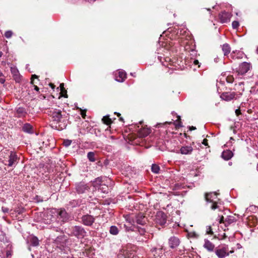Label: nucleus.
Returning <instances> with one entry per match:
<instances>
[{"mask_svg":"<svg viewBox=\"0 0 258 258\" xmlns=\"http://www.w3.org/2000/svg\"><path fill=\"white\" fill-rule=\"evenodd\" d=\"M222 49L224 55H228L231 50L230 45L227 43H225L222 45Z\"/></svg>","mask_w":258,"mask_h":258,"instance_id":"28","label":"nucleus"},{"mask_svg":"<svg viewBox=\"0 0 258 258\" xmlns=\"http://www.w3.org/2000/svg\"><path fill=\"white\" fill-rule=\"evenodd\" d=\"M175 124V126L177 128H179L180 127H181L182 125V124H181V122L180 121H179L178 123H175L174 122Z\"/></svg>","mask_w":258,"mask_h":258,"instance_id":"48","label":"nucleus"},{"mask_svg":"<svg viewBox=\"0 0 258 258\" xmlns=\"http://www.w3.org/2000/svg\"><path fill=\"white\" fill-rule=\"evenodd\" d=\"M250 64L246 62L241 63L238 68V72L241 75L246 73L250 69Z\"/></svg>","mask_w":258,"mask_h":258,"instance_id":"14","label":"nucleus"},{"mask_svg":"<svg viewBox=\"0 0 258 258\" xmlns=\"http://www.w3.org/2000/svg\"><path fill=\"white\" fill-rule=\"evenodd\" d=\"M5 82V79L4 78H0V83L4 84Z\"/></svg>","mask_w":258,"mask_h":258,"instance_id":"54","label":"nucleus"},{"mask_svg":"<svg viewBox=\"0 0 258 258\" xmlns=\"http://www.w3.org/2000/svg\"><path fill=\"white\" fill-rule=\"evenodd\" d=\"M2 210L4 213H7L9 211V209L7 208H2Z\"/></svg>","mask_w":258,"mask_h":258,"instance_id":"51","label":"nucleus"},{"mask_svg":"<svg viewBox=\"0 0 258 258\" xmlns=\"http://www.w3.org/2000/svg\"><path fill=\"white\" fill-rule=\"evenodd\" d=\"M166 218L167 216L164 212L158 211L156 213L155 222L157 225L163 226L166 223Z\"/></svg>","mask_w":258,"mask_h":258,"instance_id":"6","label":"nucleus"},{"mask_svg":"<svg viewBox=\"0 0 258 258\" xmlns=\"http://www.w3.org/2000/svg\"><path fill=\"white\" fill-rule=\"evenodd\" d=\"M194 63L196 65L198 64L199 63V62L198 60L195 59L194 60Z\"/></svg>","mask_w":258,"mask_h":258,"instance_id":"57","label":"nucleus"},{"mask_svg":"<svg viewBox=\"0 0 258 258\" xmlns=\"http://www.w3.org/2000/svg\"><path fill=\"white\" fill-rule=\"evenodd\" d=\"M81 110V114L83 118H85L86 116V110H82L80 109Z\"/></svg>","mask_w":258,"mask_h":258,"instance_id":"45","label":"nucleus"},{"mask_svg":"<svg viewBox=\"0 0 258 258\" xmlns=\"http://www.w3.org/2000/svg\"><path fill=\"white\" fill-rule=\"evenodd\" d=\"M202 144L206 146H208V140L206 139H204Z\"/></svg>","mask_w":258,"mask_h":258,"instance_id":"49","label":"nucleus"},{"mask_svg":"<svg viewBox=\"0 0 258 258\" xmlns=\"http://www.w3.org/2000/svg\"><path fill=\"white\" fill-rule=\"evenodd\" d=\"M65 127H66V125H64L63 127H60L59 126L58 127H57V126H55V128L58 130H62L63 128H64Z\"/></svg>","mask_w":258,"mask_h":258,"instance_id":"50","label":"nucleus"},{"mask_svg":"<svg viewBox=\"0 0 258 258\" xmlns=\"http://www.w3.org/2000/svg\"><path fill=\"white\" fill-rule=\"evenodd\" d=\"M99 189L103 193H107L108 191V186L105 184H102L100 185Z\"/></svg>","mask_w":258,"mask_h":258,"instance_id":"35","label":"nucleus"},{"mask_svg":"<svg viewBox=\"0 0 258 258\" xmlns=\"http://www.w3.org/2000/svg\"><path fill=\"white\" fill-rule=\"evenodd\" d=\"M194 151L191 144L181 146L179 153L182 155H191Z\"/></svg>","mask_w":258,"mask_h":258,"instance_id":"12","label":"nucleus"},{"mask_svg":"<svg viewBox=\"0 0 258 258\" xmlns=\"http://www.w3.org/2000/svg\"><path fill=\"white\" fill-rule=\"evenodd\" d=\"M34 90H36V91L38 92L39 91V88L36 86V85H34Z\"/></svg>","mask_w":258,"mask_h":258,"instance_id":"56","label":"nucleus"},{"mask_svg":"<svg viewBox=\"0 0 258 258\" xmlns=\"http://www.w3.org/2000/svg\"><path fill=\"white\" fill-rule=\"evenodd\" d=\"M205 199L207 202L211 203V205L210 206L211 209L215 210L216 209L218 208L217 203L219 199L217 198V194L216 192H214L206 194L205 195Z\"/></svg>","mask_w":258,"mask_h":258,"instance_id":"3","label":"nucleus"},{"mask_svg":"<svg viewBox=\"0 0 258 258\" xmlns=\"http://www.w3.org/2000/svg\"><path fill=\"white\" fill-rule=\"evenodd\" d=\"M256 51H257V53H258V48H257Z\"/></svg>","mask_w":258,"mask_h":258,"instance_id":"64","label":"nucleus"},{"mask_svg":"<svg viewBox=\"0 0 258 258\" xmlns=\"http://www.w3.org/2000/svg\"><path fill=\"white\" fill-rule=\"evenodd\" d=\"M233 153L230 150L224 151L221 155V157L225 160L230 159L233 156Z\"/></svg>","mask_w":258,"mask_h":258,"instance_id":"24","label":"nucleus"},{"mask_svg":"<svg viewBox=\"0 0 258 258\" xmlns=\"http://www.w3.org/2000/svg\"><path fill=\"white\" fill-rule=\"evenodd\" d=\"M102 177H98L95 179V181H94L95 185H102L101 183L102 182Z\"/></svg>","mask_w":258,"mask_h":258,"instance_id":"37","label":"nucleus"},{"mask_svg":"<svg viewBox=\"0 0 258 258\" xmlns=\"http://www.w3.org/2000/svg\"><path fill=\"white\" fill-rule=\"evenodd\" d=\"M71 143H72V141L71 140H65L63 141V144L64 146H65L66 147H69V146L71 145Z\"/></svg>","mask_w":258,"mask_h":258,"instance_id":"40","label":"nucleus"},{"mask_svg":"<svg viewBox=\"0 0 258 258\" xmlns=\"http://www.w3.org/2000/svg\"><path fill=\"white\" fill-rule=\"evenodd\" d=\"M47 113L51 117L53 121L56 123L61 121L62 115L60 109L53 108H49Z\"/></svg>","mask_w":258,"mask_h":258,"instance_id":"2","label":"nucleus"},{"mask_svg":"<svg viewBox=\"0 0 258 258\" xmlns=\"http://www.w3.org/2000/svg\"><path fill=\"white\" fill-rule=\"evenodd\" d=\"M59 87H60V89L61 92L62 93H63V92L65 93V95H63V96L66 97V98H67L68 97V95L66 94L67 93V91L66 90H64V84L63 83L60 84V86H59Z\"/></svg>","mask_w":258,"mask_h":258,"instance_id":"38","label":"nucleus"},{"mask_svg":"<svg viewBox=\"0 0 258 258\" xmlns=\"http://www.w3.org/2000/svg\"><path fill=\"white\" fill-rule=\"evenodd\" d=\"M117 116H120V113H117Z\"/></svg>","mask_w":258,"mask_h":258,"instance_id":"62","label":"nucleus"},{"mask_svg":"<svg viewBox=\"0 0 258 258\" xmlns=\"http://www.w3.org/2000/svg\"><path fill=\"white\" fill-rule=\"evenodd\" d=\"M30 241L32 245L37 246L39 244V240L35 236H32L30 239Z\"/></svg>","mask_w":258,"mask_h":258,"instance_id":"31","label":"nucleus"},{"mask_svg":"<svg viewBox=\"0 0 258 258\" xmlns=\"http://www.w3.org/2000/svg\"><path fill=\"white\" fill-rule=\"evenodd\" d=\"M151 251L153 254L154 258H155V256H158V258H161V256L163 254L162 248H157L154 247L151 249Z\"/></svg>","mask_w":258,"mask_h":258,"instance_id":"23","label":"nucleus"},{"mask_svg":"<svg viewBox=\"0 0 258 258\" xmlns=\"http://www.w3.org/2000/svg\"><path fill=\"white\" fill-rule=\"evenodd\" d=\"M236 94L234 92H226L223 93L221 95L220 97L222 99L227 101H229L236 98Z\"/></svg>","mask_w":258,"mask_h":258,"instance_id":"15","label":"nucleus"},{"mask_svg":"<svg viewBox=\"0 0 258 258\" xmlns=\"http://www.w3.org/2000/svg\"><path fill=\"white\" fill-rule=\"evenodd\" d=\"M34 200L36 202H41L43 201L42 198L39 196H36L34 198Z\"/></svg>","mask_w":258,"mask_h":258,"instance_id":"44","label":"nucleus"},{"mask_svg":"<svg viewBox=\"0 0 258 258\" xmlns=\"http://www.w3.org/2000/svg\"><path fill=\"white\" fill-rule=\"evenodd\" d=\"M104 123L109 125L111 123L112 121L111 119L109 117V116L106 115L103 117L102 119Z\"/></svg>","mask_w":258,"mask_h":258,"instance_id":"34","label":"nucleus"},{"mask_svg":"<svg viewBox=\"0 0 258 258\" xmlns=\"http://www.w3.org/2000/svg\"><path fill=\"white\" fill-rule=\"evenodd\" d=\"M206 233L208 234H212L213 231L212 230L211 227L210 226H206Z\"/></svg>","mask_w":258,"mask_h":258,"instance_id":"42","label":"nucleus"},{"mask_svg":"<svg viewBox=\"0 0 258 258\" xmlns=\"http://www.w3.org/2000/svg\"><path fill=\"white\" fill-rule=\"evenodd\" d=\"M138 132L140 137H144L147 136L150 133V130L143 127L139 128V126H138Z\"/></svg>","mask_w":258,"mask_h":258,"instance_id":"21","label":"nucleus"},{"mask_svg":"<svg viewBox=\"0 0 258 258\" xmlns=\"http://www.w3.org/2000/svg\"><path fill=\"white\" fill-rule=\"evenodd\" d=\"M82 203L81 200H73L69 202L68 206L70 208H76L81 205Z\"/></svg>","mask_w":258,"mask_h":258,"instance_id":"25","label":"nucleus"},{"mask_svg":"<svg viewBox=\"0 0 258 258\" xmlns=\"http://www.w3.org/2000/svg\"><path fill=\"white\" fill-rule=\"evenodd\" d=\"M2 55H3V52L0 51V58L2 57Z\"/></svg>","mask_w":258,"mask_h":258,"instance_id":"60","label":"nucleus"},{"mask_svg":"<svg viewBox=\"0 0 258 258\" xmlns=\"http://www.w3.org/2000/svg\"><path fill=\"white\" fill-rule=\"evenodd\" d=\"M157 53L158 54V59L162 63V64L169 68L171 67H175V69L178 68V63L176 62L175 59H171L170 57L165 56L168 53V50L164 47H160L157 49Z\"/></svg>","mask_w":258,"mask_h":258,"instance_id":"1","label":"nucleus"},{"mask_svg":"<svg viewBox=\"0 0 258 258\" xmlns=\"http://www.w3.org/2000/svg\"><path fill=\"white\" fill-rule=\"evenodd\" d=\"M177 34L181 39H183L184 38V36L186 37L188 35V32H187L186 28H182L178 30Z\"/></svg>","mask_w":258,"mask_h":258,"instance_id":"27","label":"nucleus"},{"mask_svg":"<svg viewBox=\"0 0 258 258\" xmlns=\"http://www.w3.org/2000/svg\"><path fill=\"white\" fill-rule=\"evenodd\" d=\"M87 157L91 162H94L96 160L95 158V153L93 152H89L87 154Z\"/></svg>","mask_w":258,"mask_h":258,"instance_id":"32","label":"nucleus"},{"mask_svg":"<svg viewBox=\"0 0 258 258\" xmlns=\"http://www.w3.org/2000/svg\"><path fill=\"white\" fill-rule=\"evenodd\" d=\"M89 189V186L84 182H80L76 184V190L79 194H84Z\"/></svg>","mask_w":258,"mask_h":258,"instance_id":"8","label":"nucleus"},{"mask_svg":"<svg viewBox=\"0 0 258 258\" xmlns=\"http://www.w3.org/2000/svg\"><path fill=\"white\" fill-rule=\"evenodd\" d=\"M109 232L112 235H116L118 233L119 230L116 226H111L110 227Z\"/></svg>","mask_w":258,"mask_h":258,"instance_id":"29","label":"nucleus"},{"mask_svg":"<svg viewBox=\"0 0 258 258\" xmlns=\"http://www.w3.org/2000/svg\"><path fill=\"white\" fill-rule=\"evenodd\" d=\"M227 81L229 83H232L233 82V78L232 77H229L227 78Z\"/></svg>","mask_w":258,"mask_h":258,"instance_id":"47","label":"nucleus"},{"mask_svg":"<svg viewBox=\"0 0 258 258\" xmlns=\"http://www.w3.org/2000/svg\"><path fill=\"white\" fill-rule=\"evenodd\" d=\"M235 113L237 116L239 115L241 113L240 110L239 109H236Z\"/></svg>","mask_w":258,"mask_h":258,"instance_id":"52","label":"nucleus"},{"mask_svg":"<svg viewBox=\"0 0 258 258\" xmlns=\"http://www.w3.org/2000/svg\"><path fill=\"white\" fill-rule=\"evenodd\" d=\"M11 72L15 81L17 83H19L21 80V76L17 68L16 67H11Z\"/></svg>","mask_w":258,"mask_h":258,"instance_id":"18","label":"nucleus"},{"mask_svg":"<svg viewBox=\"0 0 258 258\" xmlns=\"http://www.w3.org/2000/svg\"><path fill=\"white\" fill-rule=\"evenodd\" d=\"M136 221L138 224L144 225L146 223L147 218L143 214H139L136 217Z\"/></svg>","mask_w":258,"mask_h":258,"instance_id":"19","label":"nucleus"},{"mask_svg":"<svg viewBox=\"0 0 258 258\" xmlns=\"http://www.w3.org/2000/svg\"><path fill=\"white\" fill-rule=\"evenodd\" d=\"M3 75V73L0 72V76H2Z\"/></svg>","mask_w":258,"mask_h":258,"instance_id":"63","label":"nucleus"},{"mask_svg":"<svg viewBox=\"0 0 258 258\" xmlns=\"http://www.w3.org/2000/svg\"><path fill=\"white\" fill-rule=\"evenodd\" d=\"M46 217H47V219L45 218L44 219V222L47 224H49L51 221H52L54 218L52 217V215L49 213H47L46 215Z\"/></svg>","mask_w":258,"mask_h":258,"instance_id":"30","label":"nucleus"},{"mask_svg":"<svg viewBox=\"0 0 258 258\" xmlns=\"http://www.w3.org/2000/svg\"><path fill=\"white\" fill-rule=\"evenodd\" d=\"M189 128L190 131H192V130H195L196 129V127L195 126H189Z\"/></svg>","mask_w":258,"mask_h":258,"instance_id":"55","label":"nucleus"},{"mask_svg":"<svg viewBox=\"0 0 258 258\" xmlns=\"http://www.w3.org/2000/svg\"><path fill=\"white\" fill-rule=\"evenodd\" d=\"M58 218L62 222H66L70 219V215L64 209H60L58 212Z\"/></svg>","mask_w":258,"mask_h":258,"instance_id":"11","label":"nucleus"},{"mask_svg":"<svg viewBox=\"0 0 258 258\" xmlns=\"http://www.w3.org/2000/svg\"><path fill=\"white\" fill-rule=\"evenodd\" d=\"M203 246L209 251H213L215 247V245L208 239H205Z\"/></svg>","mask_w":258,"mask_h":258,"instance_id":"22","label":"nucleus"},{"mask_svg":"<svg viewBox=\"0 0 258 258\" xmlns=\"http://www.w3.org/2000/svg\"><path fill=\"white\" fill-rule=\"evenodd\" d=\"M114 76L115 80L118 82H123L126 78V74L123 70H119Z\"/></svg>","mask_w":258,"mask_h":258,"instance_id":"16","label":"nucleus"},{"mask_svg":"<svg viewBox=\"0 0 258 258\" xmlns=\"http://www.w3.org/2000/svg\"><path fill=\"white\" fill-rule=\"evenodd\" d=\"M177 117L178 119H177V120L176 121H176H177V120H180V116L177 115Z\"/></svg>","mask_w":258,"mask_h":258,"instance_id":"59","label":"nucleus"},{"mask_svg":"<svg viewBox=\"0 0 258 258\" xmlns=\"http://www.w3.org/2000/svg\"><path fill=\"white\" fill-rule=\"evenodd\" d=\"M49 86L52 89H54L55 88V85L52 83H49Z\"/></svg>","mask_w":258,"mask_h":258,"instance_id":"53","label":"nucleus"},{"mask_svg":"<svg viewBox=\"0 0 258 258\" xmlns=\"http://www.w3.org/2000/svg\"><path fill=\"white\" fill-rule=\"evenodd\" d=\"M13 35V32L11 30L7 31L5 33V36L7 38H10Z\"/></svg>","mask_w":258,"mask_h":258,"instance_id":"39","label":"nucleus"},{"mask_svg":"<svg viewBox=\"0 0 258 258\" xmlns=\"http://www.w3.org/2000/svg\"><path fill=\"white\" fill-rule=\"evenodd\" d=\"M72 235L77 238H83L86 236V232L84 228L81 226H75L72 227Z\"/></svg>","mask_w":258,"mask_h":258,"instance_id":"4","label":"nucleus"},{"mask_svg":"<svg viewBox=\"0 0 258 258\" xmlns=\"http://www.w3.org/2000/svg\"><path fill=\"white\" fill-rule=\"evenodd\" d=\"M236 221V220L235 217L232 215L227 216L225 218L222 216L219 219L220 223H223L226 227L233 223H235Z\"/></svg>","mask_w":258,"mask_h":258,"instance_id":"7","label":"nucleus"},{"mask_svg":"<svg viewBox=\"0 0 258 258\" xmlns=\"http://www.w3.org/2000/svg\"><path fill=\"white\" fill-rule=\"evenodd\" d=\"M168 243L170 248H174L179 245L180 240L178 237L173 236L169 239Z\"/></svg>","mask_w":258,"mask_h":258,"instance_id":"17","label":"nucleus"},{"mask_svg":"<svg viewBox=\"0 0 258 258\" xmlns=\"http://www.w3.org/2000/svg\"><path fill=\"white\" fill-rule=\"evenodd\" d=\"M38 78V76L36 75H32V77H31V83L32 84H34V79H36V78Z\"/></svg>","mask_w":258,"mask_h":258,"instance_id":"46","label":"nucleus"},{"mask_svg":"<svg viewBox=\"0 0 258 258\" xmlns=\"http://www.w3.org/2000/svg\"><path fill=\"white\" fill-rule=\"evenodd\" d=\"M22 131L26 133L32 134L33 127L30 123H26L22 126Z\"/></svg>","mask_w":258,"mask_h":258,"instance_id":"26","label":"nucleus"},{"mask_svg":"<svg viewBox=\"0 0 258 258\" xmlns=\"http://www.w3.org/2000/svg\"><path fill=\"white\" fill-rule=\"evenodd\" d=\"M27 114L26 109L23 107H18L16 109V115L17 117H24Z\"/></svg>","mask_w":258,"mask_h":258,"instance_id":"20","label":"nucleus"},{"mask_svg":"<svg viewBox=\"0 0 258 258\" xmlns=\"http://www.w3.org/2000/svg\"><path fill=\"white\" fill-rule=\"evenodd\" d=\"M232 26L233 29H237L239 26V22L237 21H234L232 22Z\"/></svg>","mask_w":258,"mask_h":258,"instance_id":"41","label":"nucleus"},{"mask_svg":"<svg viewBox=\"0 0 258 258\" xmlns=\"http://www.w3.org/2000/svg\"><path fill=\"white\" fill-rule=\"evenodd\" d=\"M110 139H112V140H114V139H115V138H114V136H110Z\"/></svg>","mask_w":258,"mask_h":258,"instance_id":"58","label":"nucleus"},{"mask_svg":"<svg viewBox=\"0 0 258 258\" xmlns=\"http://www.w3.org/2000/svg\"><path fill=\"white\" fill-rule=\"evenodd\" d=\"M232 15L231 13L223 11L219 14V17L222 23H227L230 21Z\"/></svg>","mask_w":258,"mask_h":258,"instance_id":"13","label":"nucleus"},{"mask_svg":"<svg viewBox=\"0 0 258 258\" xmlns=\"http://www.w3.org/2000/svg\"><path fill=\"white\" fill-rule=\"evenodd\" d=\"M151 170L153 173L157 174L159 172L160 167L158 165L153 164L151 167Z\"/></svg>","mask_w":258,"mask_h":258,"instance_id":"33","label":"nucleus"},{"mask_svg":"<svg viewBox=\"0 0 258 258\" xmlns=\"http://www.w3.org/2000/svg\"><path fill=\"white\" fill-rule=\"evenodd\" d=\"M171 123V122H166L165 123H169V124H170Z\"/></svg>","mask_w":258,"mask_h":258,"instance_id":"61","label":"nucleus"},{"mask_svg":"<svg viewBox=\"0 0 258 258\" xmlns=\"http://www.w3.org/2000/svg\"><path fill=\"white\" fill-rule=\"evenodd\" d=\"M18 157L15 153L11 152L9 156L8 163L7 165L9 167L15 166L18 161ZM7 165V164H6Z\"/></svg>","mask_w":258,"mask_h":258,"instance_id":"10","label":"nucleus"},{"mask_svg":"<svg viewBox=\"0 0 258 258\" xmlns=\"http://www.w3.org/2000/svg\"><path fill=\"white\" fill-rule=\"evenodd\" d=\"M233 250L229 251L227 246L219 247L215 250V253L219 258H224L233 252Z\"/></svg>","mask_w":258,"mask_h":258,"instance_id":"5","label":"nucleus"},{"mask_svg":"<svg viewBox=\"0 0 258 258\" xmlns=\"http://www.w3.org/2000/svg\"><path fill=\"white\" fill-rule=\"evenodd\" d=\"M138 232L141 235H144L146 233V230L144 228L139 227L138 228Z\"/></svg>","mask_w":258,"mask_h":258,"instance_id":"43","label":"nucleus"},{"mask_svg":"<svg viewBox=\"0 0 258 258\" xmlns=\"http://www.w3.org/2000/svg\"><path fill=\"white\" fill-rule=\"evenodd\" d=\"M82 223L88 226H91L95 221V218L91 215H85L82 216Z\"/></svg>","mask_w":258,"mask_h":258,"instance_id":"9","label":"nucleus"},{"mask_svg":"<svg viewBox=\"0 0 258 258\" xmlns=\"http://www.w3.org/2000/svg\"><path fill=\"white\" fill-rule=\"evenodd\" d=\"M235 53V52L233 51V53L231 54V56L233 58H239L242 57L243 55L242 53L239 51L237 52V55H236Z\"/></svg>","mask_w":258,"mask_h":258,"instance_id":"36","label":"nucleus"}]
</instances>
